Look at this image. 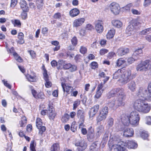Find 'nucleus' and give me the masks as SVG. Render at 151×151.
<instances>
[{
	"label": "nucleus",
	"mask_w": 151,
	"mask_h": 151,
	"mask_svg": "<svg viewBox=\"0 0 151 151\" xmlns=\"http://www.w3.org/2000/svg\"><path fill=\"white\" fill-rule=\"evenodd\" d=\"M109 7L112 12L115 14H118L119 12V5L115 2H113L111 3Z\"/></svg>",
	"instance_id": "10"
},
{
	"label": "nucleus",
	"mask_w": 151,
	"mask_h": 151,
	"mask_svg": "<svg viewBox=\"0 0 151 151\" xmlns=\"http://www.w3.org/2000/svg\"><path fill=\"white\" fill-rule=\"evenodd\" d=\"M85 19L83 18H80L75 19L73 23V27H78L81 26L85 22Z\"/></svg>",
	"instance_id": "14"
},
{
	"label": "nucleus",
	"mask_w": 151,
	"mask_h": 151,
	"mask_svg": "<svg viewBox=\"0 0 151 151\" xmlns=\"http://www.w3.org/2000/svg\"><path fill=\"white\" fill-rule=\"evenodd\" d=\"M87 51V49L86 48L83 46H82L81 47L80 49V52L83 54H85Z\"/></svg>",
	"instance_id": "51"
},
{
	"label": "nucleus",
	"mask_w": 151,
	"mask_h": 151,
	"mask_svg": "<svg viewBox=\"0 0 151 151\" xmlns=\"http://www.w3.org/2000/svg\"><path fill=\"white\" fill-rule=\"evenodd\" d=\"M77 115L78 118L79 119V122L81 123L79 124V128H81V126H83V123L85 120V114L83 110L80 109L78 110Z\"/></svg>",
	"instance_id": "11"
},
{
	"label": "nucleus",
	"mask_w": 151,
	"mask_h": 151,
	"mask_svg": "<svg viewBox=\"0 0 151 151\" xmlns=\"http://www.w3.org/2000/svg\"><path fill=\"white\" fill-rule=\"evenodd\" d=\"M18 38L19 40L18 41V43L20 44H23L24 43V35L22 32H19L18 34Z\"/></svg>",
	"instance_id": "29"
},
{
	"label": "nucleus",
	"mask_w": 151,
	"mask_h": 151,
	"mask_svg": "<svg viewBox=\"0 0 151 151\" xmlns=\"http://www.w3.org/2000/svg\"><path fill=\"white\" fill-rule=\"evenodd\" d=\"M140 135L141 137L144 139H147L148 136L147 132L145 131H142L141 132Z\"/></svg>",
	"instance_id": "36"
},
{
	"label": "nucleus",
	"mask_w": 151,
	"mask_h": 151,
	"mask_svg": "<svg viewBox=\"0 0 151 151\" xmlns=\"http://www.w3.org/2000/svg\"><path fill=\"white\" fill-rule=\"evenodd\" d=\"M131 12L134 15H139L141 14L140 11L134 9H132Z\"/></svg>",
	"instance_id": "49"
},
{
	"label": "nucleus",
	"mask_w": 151,
	"mask_h": 151,
	"mask_svg": "<svg viewBox=\"0 0 151 151\" xmlns=\"http://www.w3.org/2000/svg\"><path fill=\"white\" fill-rule=\"evenodd\" d=\"M99 106L96 105L92 107L90 110L89 114L90 117H93L96 114L99 110Z\"/></svg>",
	"instance_id": "17"
},
{
	"label": "nucleus",
	"mask_w": 151,
	"mask_h": 151,
	"mask_svg": "<svg viewBox=\"0 0 151 151\" xmlns=\"http://www.w3.org/2000/svg\"><path fill=\"white\" fill-rule=\"evenodd\" d=\"M135 57H133V55H132V57H130L128 58L127 60L128 63L129 64H131L137 60V59L135 58Z\"/></svg>",
	"instance_id": "41"
},
{
	"label": "nucleus",
	"mask_w": 151,
	"mask_h": 151,
	"mask_svg": "<svg viewBox=\"0 0 151 151\" xmlns=\"http://www.w3.org/2000/svg\"><path fill=\"white\" fill-rule=\"evenodd\" d=\"M124 90L123 89L120 88H115L112 90L109 93L108 97L110 98L111 97L117 96V99H120L122 96H124V100L126 98V96L124 92Z\"/></svg>",
	"instance_id": "5"
},
{
	"label": "nucleus",
	"mask_w": 151,
	"mask_h": 151,
	"mask_svg": "<svg viewBox=\"0 0 151 151\" xmlns=\"http://www.w3.org/2000/svg\"><path fill=\"white\" fill-rule=\"evenodd\" d=\"M87 139L89 141H92L95 138L94 134H88L87 135Z\"/></svg>",
	"instance_id": "46"
},
{
	"label": "nucleus",
	"mask_w": 151,
	"mask_h": 151,
	"mask_svg": "<svg viewBox=\"0 0 151 151\" xmlns=\"http://www.w3.org/2000/svg\"><path fill=\"white\" fill-rule=\"evenodd\" d=\"M115 34V30L114 29H111L109 31L106 37L107 39H110L112 38Z\"/></svg>",
	"instance_id": "28"
},
{
	"label": "nucleus",
	"mask_w": 151,
	"mask_h": 151,
	"mask_svg": "<svg viewBox=\"0 0 151 151\" xmlns=\"http://www.w3.org/2000/svg\"><path fill=\"white\" fill-rule=\"evenodd\" d=\"M80 13L79 10L77 8H73L69 12L70 16L72 17H76Z\"/></svg>",
	"instance_id": "26"
},
{
	"label": "nucleus",
	"mask_w": 151,
	"mask_h": 151,
	"mask_svg": "<svg viewBox=\"0 0 151 151\" xmlns=\"http://www.w3.org/2000/svg\"><path fill=\"white\" fill-rule=\"evenodd\" d=\"M25 12L23 11L21 14V17L23 19H26L27 17V14Z\"/></svg>",
	"instance_id": "60"
},
{
	"label": "nucleus",
	"mask_w": 151,
	"mask_h": 151,
	"mask_svg": "<svg viewBox=\"0 0 151 151\" xmlns=\"http://www.w3.org/2000/svg\"><path fill=\"white\" fill-rule=\"evenodd\" d=\"M127 87L132 92L135 91L137 88V85L135 81H132L129 83L127 84Z\"/></svg>",
	"instance_id": "20"
},
{
	"label": "nucleus",
	"mask_w": 151,
	"mask_h": 151,
	"mask_svg": "<svg viewBox=\"0 0 151 151\" xmlns=\"http://www.w3.org/2000/svg\"><path fill=\"white\" fill-rule=\"evenodd\" d=\"M20 4L21 8L24 12H27L28 11L29 8L25 0H21Z\"/></svg>",
	"instance_id": "21"
},
{
	"label": "nucleus",
	"mask_w": 151,
	"mask_h": 151,
	"mask_svg": "<svg viewBox=\"0 0 151 151\" xmlns=\"http://www.w3.org/2000/svg\"><path fill=\"white\" fill-rule=\"evenodd\" d=\"M104 131V128L103 125H101L96 128V137L97 138L100 136Z\"/></svg>",
	"instance_id": "24"
},
{
	"label": "nucleus",
	"mask_w": 151,
	"mask_h": 151,
	"mask_svg": "<svg viewBox=\"0 0 151 151\" xmlns=\"http://www.w3.org/2000/svg\"><path fill=\"white\" fill-rule=\"evenodd\" d=\"M42 122L41 119L37 118L36 120V126L39 130V134L42 135L46 130L45 127L42 126Z\"/></svg>",
	"instance_id": "8"
},
{
	"label": "nucleus",
	"mask_w": 151,
	"mask_h": 151,
	"mask_svg": "<svg viewBox=\"0 0 151 151\" xmlns=\"http://www.w3.org/2000/svg\"><path fill=\"white\" fill-rule=\"evenodd\" d=\"M114 123V119L111 118L108 119L107 124L109 127H111Z\"/></svg>",
	"instance_id": "47"
},
{
	"label": "nucleus",
	"mask_w": 151,
	"mask_h": 151,
	"mask_svg": "<svg viewBox=\"0 0 151 151\" xmlns=\"http://www.w3.org/2000/svg\"><path fill=\"white\" fill-rule=\"evenodd\" d=\"M2 81L4 83V85L6 87L9 89H11V85L7 83V81H5L4 80H3Z\"/></svg>",
	"instance_id": "61"
},
{
	"label": "nucleus",
	"mask_w": 151,
	"mask_h": 151,
	"mask_svg": "<svg viewBox=\"0 0 151 151\" xmlns=\"http://www.w3.org/2000/svg\"><path fill=\"white\" fill-rule=\"evenodd\" d=\"M121 120L124 125L128 126L130 123L129 115L123 114L121 116Z\"/></svg>",
	"instance_id": "15"
},
{
	"label": "nucleus",
	"mask_w": 151,
	"mask_h": 151,
	"mask_svg": "<svg viewBox=\"0 0 151 151\" xmlns=\"http://www.w3.org/2000/svg\"><path fill=\"white\" fill-rule=\"evenodd\" d=\"M60 150V146L58 143L54 144L51 148V151H58Z\"/></svg>",
	"instance_id": "32"
},
{
	"label": "nucleus",
	"mask_w": 151,
	"mask_h": 151,
	"mask_svg": "<svg viewBox=\"0 0 151 151\" xmlns=\"http://www.w3.org/2000/svg\"><path fill=\"white\" fill-rule=\"evenodd\" d=\"M26 76L29 81L34 82L36 81V79L34 76H32L29 74H27Z\"/></svg>",
	"instance_id": "45"
},
{
	"label": "nucleus",
	"mask_w": 151,
	"mask_h": 151,
	"mask_svg": "<svg viewBox=\"0 0 151 151\" xmlns=\"http://www.w3.org/2000/svg\"><path fill=\"white\" fill-rule=\"evenodd\" d=\"M111 23L114 26L118 28L121 27L122 25V22L117 20H113Z\"/></svg>",
	"instance_id": "27"
},
{
	"label": "nucleus",
	"mask_w": 151,
	"mask_h": 151,
	"mask_svg": "<svg viewBox=\"0 0 151 151\" xmlns=\"http://www.w3.org/2000/svg\"><path fill=\"white\" fill-rule=\"evenodd\" d=\"M129 51L128 48L121 47L117 50L116 54L119 56H122L128 53Z\"/></svg>",
	"instance_id": "16"
},
{
	"label": "nucleus",
	"mask_w": 151,
	"mask_h": 151,
	"mask_svg": "<svg viewBox=\"0 0 151 151\" xmlns=\"http://www.w3.org/2000/svg\"><path fill=\"white\" fill-rule=\"evenodd\" d=\"M43 5L42 0H37L36 2V5L37 8L39 9H42Z\"/></svg>",
	"instance_id": "37"
},
{
	"label": "nucleus",
	"mask_w": 151,
	"mask_h": 151,
	"mask_svg": "<svg viewBox=\"0 0 151 151\" xmlns=\"http://www.w3.org/2000/svg\"><path fill=\"white\" fill-rule=\"evenodd\" d=\"M61 17V14L59 12H57L53 16L54 18L56 19H60Z\"/></svg>",
	"instance_id": "62"
},
{
	"label": "nucleus",
	"mask_w": 151,
	"mask_h": 151,
	"mask_svg": "<svg viewBox=\"0 0 151 151\" xmlns=\"http://www.w3.org/2000/svg\"><path fill=\"white\" fill-rule=\"evenodd\" d=\"M130 123L134 126H136L139 124L140 119V115L136 111H133L129 115Z\"/></svg>",
	"instance_id": "6"
},
{
	"label": "nucleus",
	"mask_w": 151,
	"mask_h": 151,
	"mask_svg": "<svg viewBox=\"0 0 151 151\" xmlns=\"http://www.w3.org/2000/svg\"><path fill=\"white\" fill-rule=\"evenodd\" d=\"M71 41L72 44L73 46H76L77 45L78 42V40L76 37H73L71 39Z\"/></svg>",
	"instance_id": "48"
},
{
	"label": "nucleus",
	"mask_w": 151,
	"mask_h": 151,
	"mask_svg": "<svg viewBox=\"0 0 151 151\" xmlns=\"http://www.w3.org/2000/svg\"><path fill=\"white\" fill-rule=\"evenodd\" d=\"M91 68L93 69H95L97 68L98 66L97 63L95 62H93L91 64Z\"/></svg>",
	"instance_id": "56"
},
{
	"label": "nucleus",
	"mask_w": 151,
	"mask_h": 151,
	"mask_svg": "<svg viewBox=\"0 0 151 151\" xmlns=\"http://www.w3.org/2000/svg\"><path fill=\"white\" fill-rule=\"evenodd\" d=\"M12 22L14 26L20 27L21 23L19 20L14 19V21H12Z\"/></svg>",
	"instance_id": "38"
},
{
	"label": "nucleus",
	"mask_w": 151,
	"mask_h": 151,
	"mask_svg": "<svg viewBox=\"0 0 151 151\" xmlns=\"http://www.w3.org/2000/svg\"><path fill=\"white\" fill-rule=\"evenodd\" d=\"M134 134V131L132 129L125 128L123 132V135L127 137H131Z\"/></svg>",
	"instance_id": "18"
},
{
	"label": "nucleus",
	"mask_w": 151,
	"mask_h": 151,
	"mask_svg": "<svg viewBox=\"0 0 151 151\" xmlns=\"http://www.w3.org/2000/svg\"><path fill=\"white\" fill-rule=\"evenodd\" d=\"M109 109L106 106L103 107L100 111V112L102 114L107 116L108 113Z\"/></svg>",
	"instance_id": "31"
},
{
	"label": "nucleus",
	"mask_w": 151,
	"mask_h": 151,
	"mask_svg": "<svg viewBox=\"0 0 151 151\" xmlns=\"http://www.w3.org/2000/svg\"><path fill=\"white\" fill-rule=\"evenodd\" d=\"M36 146V144L34 141L31 142L30 144V149L31 151H36L35 147Z\"/></svg>",
	"instance_id": "43"
},
{
	"label": "nucleus",
	"mask_w": 151,
	"mask_h": 151,
	"mask_svg": "<svg viewBox=\"0 0 151 151\" xmlns=\"http://www.w3.org/2000/svg\"><path fill=\"white\" fill-rule=\"evenodd\" d=\"M76 127L75 124L73 123L70 127L71 130L73 132H75L76 130Z\"/></svg>",
	"instance_id": "63"
},
{
	"label": "nucleus",
	"mask_w": 151,
	"mask_h": 151,
	"mask_svg": "<svg viewBox=\"0 0 151 151\" xmlns=\"http://www.w3.org/2000/svg\"><path fill=\"white\" fill-rule=\"evenodd\" d=\"M72 66V65L69 63L66 64L65 65H63V67L64 69H68L69 68H70Z\"/></svg>",
	"instance_id": "64"
},
{
	"label": "nucleus",
	"mask_w": 151,
	"mask_h": 151,
	"mask_svg": "<svg viewBox=\"0 0 151 151\" xmlns=\"http://www.w3.org/2000/svg\"><path fill=\"white\" fill-rule=\"evenodd\" d=\"M97 144L96 142L93 143L90 147V151H97L98 150Z\"/></svg>",
	"instance_id": "33"
},
{
	"label": "nucleus",
	"mask_w": 151,
	"mask_h": 151,
	"mask_svg": "<svg viewBox=\"0 0 151 151\" xmlns=\"http://www.w3.org/2000/svg\"><path fill=\"white\" fill-rule=\"evenodd\" d=\"M47 115L50 120H53L55 118L56 114L55 112L54 109L53 108L52 106H49V109H48Z\"/></svg>",
	"instance_id": "13"
},
{
	"label": "nucleus",
	"mask_w": 151,
	"mask_h": 151,
	"mask_svg": "<svg viewBox=\"0 0 151 151\" xmlns=\"http://www.w3.org/2000/svg\"><path fill=\"white\" fill-rule=\"evenodd\" d=\"M151 4V0H144L143 6L145 7L149 6Z\"/></svg>",
	"instance_id": "52"
},
{
	"label": "nucleus",
	"mask_w": 151,
	"mask_h": 151,
	"mask_svg": "<svg viewBox=\"0 0 151 151\" xmlns=\"http://www.w3.org/2000/svg\"><path fill=\"white\" fill-rule=\"evenodd\" d=\"M123 69H119L115 72L113 74V78L115 79L120 78V80L122 76V73H123Z\"/></svg>",
	"instance_id": "25"
},
{
	"label": "nucleus",
	"mask_w": 151,
	"mask_h": 151,
	"mask_svg": "<svg viewBox=\"0 0 151 151\" xmlns=\"http://www.w3.org/2000/svg\"><path fill=\"white\" fill-rule=\"evenodd\" d=\"M82 126H81V128H79L80 129L81 128V131L83 135H86V134H87V131L86 128L82 127Z\"/></svg>",
	"instance_id": "58"
},
{
	"label": "nucleus",
	"mask_w": 151,
	"mask_h": 151,
	"mask_svg": "<svg viewBox=\"0 0 151 151\" xmlns=\"http://www.w3.org/2000/svg\"><path fill=\"white\" fill-rule=\"evenodd\" d=\"M125 61L122 58H120L117 60L116 63V65L120 66L125 63Z\"/></svg>",
	"instance_id": "39"
},
{
	"label": "nucleus",
	"mask_w": 151,
	"mask_h": 151,
	"mask_svg": "<svg viewBox=\"0 0 151 151\" xmlns=\"http://www.w3.org/2000/svg\"><path fill=\"white\" fill-rule=\"evenodd\" d=\"M31 92L33 96L35 98L42 99H45V96L43 93L40 92L37 94L36 91L34 89L32 90Z\"/></svg>",
	"instance_id": "19"
},
{
	"label": "nucleus",
	"mask_w": 151,
	"mask_h": 151,
	"mask_svg": "<svg viewBox=\"0 0 151 151\" xmlns=\"http://www.w3.org/2000/svg\"><path fill=\"white\" fill-rule=\"evenodd\" d=\"M15 59L18 62H22L23 61L22 59L19 56L17 53H14L13 55Z\"/></svg>",
	"instance_id": "42"
},
{
	"label": "nucleus",
	"mask_w": 151,
	"mask_h": 151,
	"mask_svg": "<svg viewBox=\"0 0 151 151\" xmlns=\"http://www.w3.org/2000/svg\"><path fill=\"white\" fill-rule=\"evenodd\" d=\"M80 101L77 99L73 103V109L75 110L80 104Z\"/></svg>",
	"instance_id": "44"
},
{
	"label": "nucleus",
	"mask_w": 151,
	"mask_h": 151,
	"mask_svg": "<svg viewBox=\"0 0 151 151\" xmlns=\"http://www.w3.org/2000/svg\"><path fill=\"white\" fill-rule=\"evenodd\" d=\"M128 145L130 148L132 149L136 148L137 147V144L132 141L129 142L128 144Z\"/></svg>",
	"instance_id": "34"
},
{
	"label": "nucleus",
	"mask_w": 151,
	"mask_h": 151,
	"mask_svg": "<svg viewBox=\"0 0 151 151\" xmlns=\"http://www.w3.org/2000/svg\"><path fill=\"white\" fill-rule=\"evenodd\" d=\"M103 24V22L101 20H98L96 21L95 28L97 32L101 33L103 32L104 30Z\"/></svg>",
	"instance_id": "9"
},
{
	"label": "nucleus",
	"mask_w": 151,
	"mask_h": 151,
	"mask_svg": "<svg viewBox=\"0 0 151 151\" xmlns=\"http://www.w3.org/2000/svg\"><path fill=\"white\" fill-rule=\"evenodd\" d=\"M70 116L67 114H65L61 119V121L65 123L67 122L69 120Z\"/></svg>",
	"instance_id": "35"
},
{
	"label": "nucleus",
	"mask_w": 151,
	"mask_h": 151,
	"mask_svg": "<svg viewBox=\"0 0 151 151\" xmlns=\"http://www.w3.org/2000/svg\"><path fill=\"white\" fill-rule=\"evenodd\" d=\"M61 86L64 92H65V91L68 94H69L73 91V88L70 86L67 85L63 83H61Z\"/></svg>",
	"instance_id": "22"
},
{
	"label": "nucleus",
	"mask_w": 151,
	"mask_h": 151,
	"mask_svg": "<svg viewBox=\"0 0 151 151\" xmlns=\"http://www.w3.org/2000/svg\"><path fill=\"white\" fill-rule=\"evenodd\" d=\"M107 117V116L100 112L99 114L96 118L97 123L101 121L104 120Z\"/></svg>",
	"instance_id": "30"
},
{
	"label": "nucleus",
	"mask_w": 151,
	"mask_h": 151,
	"mask_svg": "<svg viewBox=\"0 0 151 151\" xmlns=\"http://www.w3.org/2000/svg\"><path fill=\"white\" fill-rule=\"evenodd\" d=\"M103 92V90H101V91L97 90L95 97L97 99L99 98L101 96Z\"/></svg>",
	"instance_id": "50"
},
{
	"label": "nucleus",
	"mask_w": 151,
	"mask_h": 151,
	"mask_svg": "<svg viewBox=\"0 0 151 151\" xmlns=\"http://www.w3.org/2000/svg\"><path fill=\"white\" fill-rule=\"evenodd\" d=\"M143 52L142 49H138L135 50L133 53V57H135V58L137 60L139 59L143 54Z\"/></svg>",
	"instance_id": "23"
},
{
	"label": "nucleus",
	"mask_w": 151,
	"mask_h": 151,
	"mask_svg": "<svg viewBox=\"0 0 151 151\" xmlns=\"http://www.w3.org/2000/svg\"><path fill=\"white\" fill-rule=\"evenodd\" d=\"M146 123L149 125H151V116H146L145 118Z\"/></svg>",
	"instance_id": "53"
},
{
	"label": "nucleus",
	"mask_w": 151,
	"mask_h": 151,
	"mask_svg": "<svg viewBox=\"0 0 151 151\" xmlns=\"http://www.w3.org/2000/svg\"><path fill=\"white\" fill-rule=\"evenodd\" d=\"M124 96H122L119 99H114L110 101L108 103V106L110 108L113 109H116L119 106H124L125 103L124 102Z\"/></svg>",
	"instance_id": "3"
},
{
	"label": "nucleus",
	"mask_w": 151,
	"mask_h": 151,
	"mask_svg": "<svg viewBox=\"0 0 151 151\" xmlns=\"http://www.w3.org/2000/svg\"><path fill=\"white\" fill-rule=\"evenodd\" d=\"M17 0H11V6L12 7H14L17 4Z\"/></svg>",
	"instance_id": "57"
},
{
	"label": "nucleus",
	"mask_w": 151,
	"mask_h": 151,
	"mask_svg": "<svg viewBox=\"0 0 151 151\" xmlns=\"http://www.w3.org/2000/svg\"><path fill=\"white\" fill-rule=\"evenodd\" d=\"M75 145L78 147L77 149L78 151H83L84 150L87 146V143L83 140L78 141L75 143Z\"/></svg>",
	"instance_id": "12"
},
{
	"label": "nucleus",
	"mask_w": 151,
	"mask_h": 151,
	"mask_svg": "<svg viewBox=\"0 0 151 151\" xmlns=\"http://www.w3.org/2000/svg\"><path fill=\"white\" fill-rule=\"evenodd\" d=\"M108 52V50L105 49H101L99 52L100 54L101 55H103Z\"/></svg>",
	"instance_id": "55"
},
{
	"label": "nucleus",
	"mask_w": 151,
	"mask_h": 151,
	"mask_svg": "<svg viewBox=\"0 0 151 151\" xmlns=\"http://www.w3.org/2000/svg\"><path fill=\"white\" fill-rule=\"evenodd\" d=\"M151 68V60H147L141 62L136 67L137 71H146Z\"/></svg>",
	"instance_id": "4"
},
{
	"label": "nucleus",
	"mask_w": 151,
	"mask_h": 151,
	"mask_svg": "<svg viewBox=\"0 0 151 151\" xmlns=\"http://www.w3.org/2000/svg\"><path fill=\"white\" fill-rule=\"evenodd\" d=\"M151 31V27L145 29L140 32L139 34L141 35H145L148 33V32Z\"/></svg>",
	"instance_id": "40"
},
{
	"label": "nucleus",
	"mask_w": 151,
	"mask_h": 151,
	"mask_svg": "<svg viewBox=\"0 0 151 151\" xmlns=\"http://www.w3.org/2000/svg\"><path fill=\"white\" fill-rule=\"evenodd\" d=\"M139 24V22L136 21H133L127 27L126 33L128 35H133L138 28V26Z\"/></svg>",
	"instance_id": "7"
},
{
	"label": "nucleus",
	"mask_w": 151,
	"mask_h": 151,
	"mask_svg": "<svg viewBox=\"0 0 151 151\" xmlns=\"http://www.w3.org/2000/svg\"><path fill=\"white\" fill-rule=\"evenodd\" d=\"M132 6V4H127L123 8L124 10L127 11L129 10Z\"/></svg>",
	"instance_id": "59"
},
{
	"label": "nucleus",
	"mask_w": 151,
	"mask_h": 151,
	"mask_svg": "<svg viewBox=\"0 0 151 151\" xmlns=\"http://www.w3.org/2000/svg\"><path fill=\"white\" fill-rule=\"evenodd\" d=\"M122 74L121 78L119 80L122 84L127 83L131 80L134 78L131 71L129 69L125 70L123 69V73Z\"/></svg>",
	"instance_id": "2"
},
{
	"label": "nucleus",
	"mask_w": 151,
	"mask_h": 151,
	"mask_svg": "<svg viewBox=\"0 0 151 151\" xmlns=\"http://www.w3.org/2000/svg\"><path fill=\"white\" fill-rule=\"evenodd\" d=\"M108 134H106L104 135V136L103 137V140L102 141V143H103V145L105 144L108 140Z\"/></svg>",
	"instance_id": "54"
},
{
	"label": "nucleus",
	"mask_w": 151,
	"mask_h": 151,
	"mask_svg": "<svg viewBox=\"0 0 151 151\" xmlns=\"http://www.w3.org/2000/svg\"><path fill=\"white\" fill-rule=\"evenodd\" d=\"M147 88L140 87L137 92L136 95L139 97L143 99H138L135 101L133 104L134 109L139 112L143 114L148 113L151 108L150 105L145 102L144 99H147Z\"/></svg>",
	"instance_id": "1"
}]
</instances>
